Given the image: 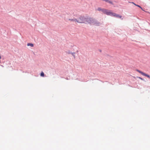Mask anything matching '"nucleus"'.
Here are the masks:
<instances>
[{
    "instance_id": "nucleus-2",
    "label": "nucleus",
    "mask_w": 150,
    "mask_h": 150,
    "mask_svg": "<svg viewBox=\"0 0 150 150\" xmlns=\"http://www.w3.org/2000/svg\"><path fill=\"white\" fill-rule=\"evenodd\" d=\"M88 20V24H93L96 26H99L100 25V23L98 22L96 19L90 17V18Z\"/></svg>"
},
{
    "instance_id": "nucleus-3",
    "label": "nucleus",
    "mask_w": 150,
    "mask_h": 150,
    "mask_svg": "<svg viewBox=\"0 0 150 150\" xmlns=\"http://www.w3.org/2000/svg\"><path fill=\"white\" fill-rule=\"evenodd\" d=\"M103 13L105 14L108 15L112 16L113 13L110 11H109L108 10L105 9L103 10Z\"/></svg>"
},
{
    "instance_id": "nucleus-12",
    "label": "nucleus",
    "mask_w": 150,
    "mask_h": 150,
    "mask_svg": "<svg viewBox=\"0 0 150 150\" xmlns=\"http://www.w3.org/2000/svg\"><path fill=\"white\" fill-rule=\"evenodd\" d=\"M66 53L68 54H71L72 52H71L69 50H68L67 51H66Z\"/></svg>"
},
{
    "instance_id": "nucleus-9",
    "label": "nucleus",
    "mask_w": 150,
    "mask_h": 150,
    "mask_svg": "<svg viewBox=\"0 0 150 150\" xmlns=\"http://www.w3.org/2000/svg\"><path fill=\"white\" fill-rule=\"evenodd\" d=\"M27 46H30L32 47H33V46L34 45H33V44L32 43H29L27 44Z\"/></svg>"
},
{
    "instance_id": "nucleus-8",
    "label": "nucleus",
    "mask_w": 150,
    "mask_h": 150,
    "mask_svg": "<svg viewBox=\"0 0 150 150\" xmlns=\"http://www.w3.org/2000/svg\"><path fill=\"white\" fill-rule=\"evenodd\" d=\"M143 76H146V77H148V78H149L150 77V75H148V74H145L144 73V74H143Z\"/></svg>"
},
{
    "instance_id": "nucleus-13",
    "label": "nucleus",
    "mask_w": 150,
    "mask_h": 150,
    "mask_svg": "<svg viewBox=\"0 0 150 150\" xmlns=\"http://www.w3.org/2000/svg\"><path fill=\"white\" fill-rule=\"evenodd\" d=\"M75 53V52H72L71 53V54L74 57V58H75V55H74Z\"/></svg>"
},
{
    "instance_id": "nucleus-7",
    "label": "nucleus",
    "mask_w": 150,
    "mask_h": 150,
    "mask_svg": "<svg viewBox=\"0 0 150 150\" xmlns=\"http://www.w3.org/2000/svg\"><path fill=\"white\" fill-rule=\"evenodd\" d=\"M137 71H138V72H139V73L141 74H142V75H143V74H144V73L142 71H141L139 70H138V69H137L136 70Z\"/></svg>"
},
{
    "instance_id": "nucleus-16",
    "label": "nucleus",
    "mask_w": 150,
    "mask_h": 150,
    "mask_svg": "<svg viewBox=\"0 0 150 150\" xmlns=\"http://www.w3.org/2000/svg\"><path fill=\"white\" fill-rule=\"evenodd\" d=\"M142 10L144 11L143 9L141 7V8H140Z\"/></svg>"
},
{
    "instance_id": "nucleus-6",
    "label": "nucleus",
    "mask_w": 150,
    "mask_h": 150,
    "mask_svg": "<svg viewBox=\"0 0 150 150\" xmlns=\"http://www.w3.org/2000/svg\"><path fill=\"white\" fill-rule=\"evenodd\" d=\"M105 9H102L100 8H98V10L99 11H102L103 13V10H105Z\"/></svg>"
},
{
    "instance_id": "nucleus-4",
    "label": "nucleus",
    "mask_w": 150,
    "mask_h": 150,
    "mask_svg": "<svg viewBox=\"0 0 150 150\" xmlns=\"http://www.w3.org/2000/svg\"><path fill=\"white\" fill-rule=\"evenodd\" d=\"M112 16H114L115 17H116L117 18H121L122 17V16L119 14H117L115 13H112Z\"/></svg>"
},
{
    "instance_id": "nucleus-5",
    "label": "nucleus",
    "mask_w": 150,
    "mask_h": 150,
    "mask_svg": "<svg viewBox=\"0 0 150 150\" xmlns=\"http://www.w3.org/2000/svg\"><path fill=\"white\" fill-rule=\"evenodd\" d=\"M68 20H69V21H71L72 22H77V19H76L75 18H72V19H70V18H69L68 19Z\"/></svg>"
},
{
    "instance_id": "nucleus-14",
    "label": "nucleus",
    "mask_w": 150,
    "mask_h": 150,
    "mask_svg": "<svg viewBox=\"0 0 150 150\" xmlns=\"http://www.w3.org/2000/svg\"><path fill=\"white\" fill-rule=\"evenodd\" d=\"M132 3H133V4H134L135 5L139 7V8H141V6H139V5H136V4H135L134 2H132Z\"/></svg>"
},
{
    "instance_id": "nucleus-15",
    "label": "nucleus",
    "mask_w": 150,
    "mask_h": 150,
    "mask_svg": "<svg viewBox=\"0 0 150 150\" xmlns=\"http://www.w3.org/2000/svg\"><path fill=\"white\" fill-rule=\"evenodd\" d=\"M99 51L100 52H101V50H99Z\"/></svg>"
},
{
    "instance_id": "nucleus-1",
    "label": "nucleus",
    "mask_w": 150,
    "mask_h": 150,
    "mask_svg": "<svg viewBox=\"0 0 150 150\" xmlns=\"http://www.w3.org/2000/svg\"><path fill=\"white\" fill-rule=\"evenodd\" d=\"M90 18L89 16H81L77 19V22L79 23L88 24V20Z\"/></svg>"
},
{
    "instance_id": "nucleus-10",
    "label": "nucleus",
    "mask_w": 150,
    "mask_h": 150,
    "mask_svg": "<svg viewBox=\"0 0 150 150\" xmlns=\"http://www.w3.org/2000/svg\"><path fill=\"white\" fill-rule=\"evenodd\" d=\"M137 78L140 79L141 80H142L145 82H146V81H145V80L144 79H142V78L140 77H137Z\"/></svg>"
},
{
    "instance_id": "nucleus-11",
    "label": "nucleus",
    "mask_w": 150,
    "mask_h": 150,
    "mask_svg": "<svg viewBox=\"0 0 150 150\" xmlns=\"http://www.w3.org/2000/svg\"><path fill=\"white\" fill-rule=\"evenodd\" d=\"M44 73L43 72H42L41 73H40V76H42V77H43L44 76Z\"/></svg>"
}]
</instances>
